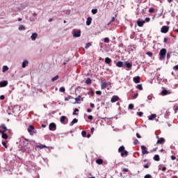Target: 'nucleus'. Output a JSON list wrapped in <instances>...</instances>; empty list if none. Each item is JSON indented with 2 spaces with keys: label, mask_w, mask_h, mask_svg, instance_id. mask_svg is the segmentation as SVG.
Returning a JSON list of instances; mask_svg holds the SVG:
<instances>
[{
  "label": "nucleus",
  "mask_w": 178,
  "mask_h": 178,
  "mask_svg": "<svg viewBox=\"0 0 178 178\" xmlns=\"http://www.w3.org/2000/svg\"><path fill=\"white\" fill-rule=\"evenodd\" d=\"M59 91H60V92H65V88L61 87V88H60Z\"/></svg>",
  "instance_id": "37998d69"
},
{
  "label": "nucleus",
  "mask_w": 178,
  "mask_h": 178,
  "mask_svg": "<svg viewBox=\"0 0 178 178\" xmlns=\"http://www.w3.org/2000/svg\"><path fill=\"white\" fill-rule=\"evenodd\" d=\"M36 148H40V149H42L44 148H47V146L44 145H36Z\"/></svg>",
  "instance_id": "393cba45"
},
{
  "label": "nucleus",
  "mask_w": 178,
  "mask_h": 178,
  "mask_svg": "<svg viewBox=\"0 0 178 178\" xmlns=\"http://www.w3.org/2000/svg\"><path fill=\"white\" fill-rule=\"evenodd\" d=\"M1 137H2V138H4V140H8V134H3V135H1Z\"/></svg>",
  "instance_id": "2f4dec72"
},
{
  "label": "nucleus",
  "mask_w": 178,
  "mask_h": 178,
  "mask_svg": "<svg viewBox=\"0 0 178 178\" xmlns=\"http://www.w3.org/2000/svg\"><path fill=\"white\" fill-rule=\"evenodd\" d=\"M85 83L86 84L90 85L92 83V81L91 80V79L88 78Z\"/></svg>",
  "instance_id": "bb28decb"
},
{
  "label": "nucleus",
  "mask_w": 178,
  "mask_h": 178,
  "mask_svg": "<svg viewBox=\"0 0 178 178\" xmlns=\"http://www.w3.org/2000/svg\"><path fill=\"white\" fill-rule=\"evenodd\" d=\"M2 145L6 148H8V145H6V142H2Z\"/></svg>",
  "instance_id": "864d4df0"
},
{
  "label": "nucleus",
  "mask_w": 178,
  "mask_h": 178,
  "mask_svg": "<svg viewBox=\"0 0 178 178\" xmlns=\"http://www.w3.org/2000/svg\"><path fill=\"white\" fill-rule=\"evenodd\" d=\"M5 133H6V131H5V130H3V131L0 130V134H1L3 135V134H5Z\"/></svg>",
  "instance_id": "4d7b16f0"
},
{
  "label": "nucleus",
  "mask_w": 178,
  "mask_h": 178,
  "mask_svg": "<svg viewBox=\"0 0 178 178\" xmlns=\"http://www.w3.org/2000/svg\"><path fill=\"white\" fill-rule=\"evenodd\" d=\"M161 95H168V90H163L161 91Z\"/></svg>",
  "instance_id": "473e14b6"
},
{
  "label": "nucleus",
  "mask_w": 178,
  "mask_h": 178,
  "mask_svg": "<svg viewBox=\"0 0 178 178\" xmlns=\"http://www.w3.org/2000/svg\"><path fill=\"white\" fill-rule=\"evenodd\" d=\"M70 99V97H65V101H69Z\"/></svg>",
  "instance_id": "774afa93"
},
{
  "label": "nucleus",
  "mask_w": 178,
  "mask_h": 178,
  "mask_svg": "<svg viewBox=\"0 0 178 178\" xmlns=\"http://www.w3.org/2000/svg\"><path fill=\"white\" fill-rule=\"evenodd\" d=\"M164 42L165 44H166V42H168V38H164Z\"/></svg>",
  "instance_id": "69168bd1"
},
{
  "label": "nucleus",
  "mask_w": 178,
  "mask_h": 178,
  "mask_svg": "<svg viewBox=\"0 0 178 178\" xmlns=\"http://www.w3.org/2000/svg\"><path fill=\"white\" fill-rule=\"evenodd\" d=\"M73 35L75 38L81 37V31L79 30V31H74Z\"/></svg>",
  "instance_id": "423d86ee"
},
{
  "label": "nucleus",
  "mask_w": 178,
  "mask_h": 178,
  "mask_svg": "<svg viewBox=\"0 0 178 178\" xmlns=\"http://www.w3.org/2000/svg\"><path fill=\"white\" fill-rule=\"evenodd\" d=\"M134 145H137L138 144H140V142L138 141V140L136 139L134 141Z\"/></svg>",
  "instance_id": "a18cd8bd"
},
{
  "label": "nucleus",
  "mask_w": 178,
  "mask_h": 178,
  "mask_svg": "<svg viewBox=\"0 0 178 178\" xmlns=\"http://www.w3.org/2000/svg\"><path fill=\"white\" fill-rule=\"evenodd\" d=\"M96 94L97 95H101L102 94V92H101V90H97L96 91Z\"/></svg>",
  "instance_id": "8fccbe9b"
},
{
  "label": "nucleus",
  "mask_w": 178,
  "mask_h": 178,
  "mask_svg": "<svg viewBox=\"0 0 178 178\" xmlns=\"http://www.w3.org/2000/svg\"><path fill=\"white\" fill-rule=\"evenodd\" d=\"M1 127L2 129H3V130H4L5 131H8V128L6 127V126L5 125V124H1Z\"/></svg>",
  "instance_id": "c756f323"
},
{
  "label": "nucleus",
  "mask_w": 178,
  "mask_h": 178,
  "mask_svg": "<svg viewBox=\"0 0 178 178\" xmlns=\"http://www.w3.org/2000/svg\"><path fill=\"white\" fill-rule=\"evenodd\" d=\"M124 151V146H121L118 149V152H123Z\"/></svg>",
  "instance_id": "7c9ffc66"
},
{
  "label": "nucleus",
  "mask_w": 178,
  "mask_h": 178,
  "mask_svg": "<svg viewBox=\"0 0 178 178\" xmlns=\"http://www.w3.org/2000/svg\"><path fill=\"white\" fill-rule=\"evenodd\" d=\"M144 168H145V169H148V168H149V164L144 165Z\"/></svg>",
  "instance_id": "5fc2aeb1"
},
{
  "label": "nucleus",
  "mask_w": 178,
  "mask_h": 178,
  "mask_svg": "<svg viewBox=\"0 0 178 178\" xmlns=\"http://www.w3.org/2000/svg\"><path fill=\"white\" fill-rule=\"evenodd\" d=\"M92 15H97V13H98V10L97 9H92Z\"/></svg>",
  "instance_id": "c9c22d12"
},
{
  "label": "nucleus",
  "mask_w": 178,
  "mask_h": 178,
  "mask_svg": "<svg viewBox=\"0 0 178 178\" xmlns=\"http://www.w3.org/2000/svg\"><path fill=\"white\" fill-rule=\"evenodd\" d=\"M92 22V18L91 17H88L86 20V26H90Z\"/></svg>",
  "instance_id": "ddd939ff"
},
{
  "label": "nucleus",
  "mask_w": 178,
  "mask_h": 178,
  "mask_svg": "<svg viewBox=\"0 0 178 178\" xmlns=\"http://www.w3.org/2000/svg\"><path fill=\"white\" fill-rule=\"evenodd\" d=\"M108 86H109V83H108L106 82H102L101 89L102 90H105V88H106V87H108Z\"/></svg>",
  "instance_id": "1a4fd4ad"
},
{
  "label": "nucleus",
  "mask_w": 178,
  "mask_h": 178,
  "mask_svg": "<svg viewBox=\"0 0 178 178\" xmlns=\"http://www.w3.org/2000/svg\"><path fill=\"white\" fill-rule=\"evenodd\" d=\"M81 101H83V98H81V95H79L75 98V104H80Z\"/></svg>",
  "instance_id": "9d476101"
},
{
  "label": "nucleus",
  "mask_w": 178,
  "mask_h": 178,
  "mask_svg": "<svg viewBox=\"0 0 178 178\" xmlns=\"http://www.w3.org/2000/svg\"><path fill=\"white\" fill-rule=\"evenodd\" d=\"M129 109H134V104H130L129 105Z\"/></svg>",
  "instance_id": "a19ab883"
},
{
  "label": "nucleus",
  "mask_w": 178,
  "mask_h": 178,
  "mask_svg": "<svg viewBox=\"0 0 178 178\" xmlns=\"http://www.w3.org/2000/svg\"><path fill=\"white\" fill-rule=\"evenodd\" d=\"M116 17H118V14H116L115 15V17H112L111 21L110 22V23H113V22H115V20L116 19Z\"/></svg>",
  "instance_id": "72a5a7b5"
},
{
  "label": "nucleus",
  "mask_w": 178,
  "mask_h": 178,
  "mask_svg": "<svg viewBox=\"0 0 178 178\" xmlns=\"http://www.w3.org/2000/svg\"><path fill=\"white\" fill-rule=\"evenodd\" d=\"M151 20V19L149 17H146L145 19V22H146V23L149 22V21Z\"/></svg>",
  "instance_id": "09e8293b"
},
{
  "label": "nucleus",
  "mask_w": 178,
  "mask_h": 178,
  "mask_svg": "<svg viewBox=\"0 0 178 178\" xmlns=\"http://www.w3.org/2000/svg\"><path fill=\"white\" fill-rule=\"evenodd\" d=\"M38 35L37 33H33L31 36L32 41H35V38H37Z\"/></svg>",
  "instance_id": "f3484780"
},
{
  "label": "nucleus",
  "mask_w": 178,
  "mask_h": 178,
  "mask_svg": "<svg viewBox=\"0 0 178 178\" xmlns=\"http://www.w3.org/2000/svg\"><path fill=\"white\" fill-rule=\"evenodd\" d=\"M76 112H79V108H75L72 115H79L78 113H76Z\"/></svg>",
  "instance_id": "4c0bfd02"
},
{
  "label": "nucleus",
  "mask_w": 178,
  "mask_h": 178,
  "mask_svg": "<svg viewBox=\"0 0 178 178\" xmlns=\"http://www.w3.org/2000/svg\"><path fill=\"white\" fill-rule=\"evenodd\" d=\"M144 178H152V176L149 174L145 175Z\"/></svg>",
  "instance_id": "de8ad7c7"
},
{
  "label": "nucleus",
  "mask_w": 178,
  "mask_h": 178,
  "mask_svg": "<svg viewBox=\"0 0 178 178\" xmlns=\"http://www.w3.org/2000/svg\"><path fill=\"white\" fill-rule=\"evenodd\" d=\"M91 45H92L91 43L90 42L87 43L85 47L86 49H87V48H89V47H91Z\"/></svg>",
  "instance_id": "49530a36"
},
{
  "label": "nucleus",
  "mask_w": 178,
  "mask_h": 178,
  "mask_svg": "<svg viewBox=\"0 0 178 178\" xmlns=\"http://www.w3.org/2000/svg\"><path fill=\"white\" fill-rule=\"evenodd\" d=\"M154 161H161V158H159V155L158 154L154 155Z\"/></svg>",
  "instance_id": "a878e982"
},
{
  "label": "nucleus",
  "mask_w": 178,
  "mask_h": 178,
  "mask_svg": "<svg viewBox=\"0 0 178 178\" xmlns=\"http://www.w3.org/2000/svg\"><path fill=\"white\" fill-rule=\"evenodd\" d=\"M169 31V26H162L161 29V32L166 34V33H168Z\"/></svg>",
  "instance_id": "20e7f679"
},
{
  "label": "nucleus",
  "mask_w": 178,
  "mask_h": 178,
  "mask_svg": "<svg viewBox=\"0 0 178 178\" xmlns=\"http://www.w3.org/2000/svg\"><path fill=\"white\" fill-rule=\"evenodd\" d=\"M143 115H144V113L143 112L138 113V116H140V118H141V116H143Z\"/></svg>",
  "instance_id": "603ef678"
},
{
  "label": "nucleus",
  "mask_w": 178,
  "mask_h": 178,
  "mask_svg": "<svg viewBox=\"0 0 178 178\" xmlns=\"http://www.w3.org/2000/svg\"><path fill=\"white\" fill-rule=\"evenodd\" d=\"M172 161H175L176 159V156H171Z\"/></svg>",
  "instance_id": "052dcab7"
},
{
  "label": "nucleus",
  "mask_w": 178,
  "mask_h": 178,
  "mask_svg": "<svg viewBox=\"0 0 178 178\" xmlns=\"http://www.w3.org/2000/svg\"><path fill=\"white\" fill-rule=\"evenodd\" d=\"M19 30H26V28L23 25H19Z\"/></svg>",
  "instance_id": "e433bc0d"
},
{
  "label": "nucleus",
  "mask_w": 178,
  "mask_h": 178,
  "mask_svg": "<svg viewBox=\"0 0 178 178\" xmlns=\"http://www.w3.org/2000/svg\"><path fill=\"white\" fill-rule=\"evenodd\" d=\"M125 65L128 69H131V67H133V64L131 63H126Z\"/></svg>",
  "instance_id": "b1692460"
},
{
  "label": "nucleus",
  "mask_w": 178,
  "mask_h": 178,
  "mask_svg": "<svg viewBox=\"0 0 178 178\" xmlns=\"http://www.w3.org/2000/svg\"><path fill=\"white\" fill-rule=\"evenodd\" d=\"M27 131L29 133L30 136H34L37 133L35 128L33 125H29L27 128Z\"/></svg>",
  "instance_id": "f257e3e1"
},
{
  "label": "nucleus",
  "mask_w": 178,
  "mask_h": 178,
  "mask_svg": "<svg viewBox=\"0 0 178 178\" xmlns=\"http://www.w3.org/2000/svg\"><path fill=\"white\" fill-rule=\"evenodd\" d=\"M58 79H59V76L56 75V76H54L51 79V81H56V80H58Z\"/></svg>",
  "instance_id": "f704fd0d"
},
{
  "label": "nucleus",
  "mask_w": 178,
  "mask_h": 178,
  "mask_svg": "<svg viewBox=\"0 0 178 178\" xmlns=\"http://www.w3.org/2000/svg\"><path fill=\"white\" fill-rule=\"evenodd\" d=\"M137 97H138V93H135L133 96L134 99H136V98H137Z\"/></svg>",
  "instance_id": "3c124183"
},
{
  "label": "nucleus",
  "mask_w": 178,
  "mask_h": 178,
  "mask_svg": "<svg viewBox=\"0 0 178 178\" xmlns=\"http://www.w3.org/2000/svg\"><path fill=\"white\" fill-rule=\"evenodd\" d=\"M66 119L67 120V118L66 116L65 115L61 116L60 118V123H63V124H65V120H66Z\"/></svg>",
  "instance_id": "2eb2a0df"
},
{
  "label": "nucleus",
  "mask_w": 178,
  "mask_h": 178,
  "mask_svg": "<svg viewBox=\"0 0 178 178\" xmlns=\"http://www.w3.org/2000/svg\"><path fill=\"white\" fill-rule=\"evenodd\" d=\"M116 66L118 67H123V62L122 61H118L117 63H116Z\"/></svg>",
  "instance_id": "5701e85b"
},
{
  "label": "nucleus",
  "mask_w": 178,
  "mask_h": 178,
  "mask_svg": "<svg viewBox=\"0 0 178 178\" xmlns=\"http://www.w3.org/2000/svg\"><path fill=\"white\" fill-rule=\"evenodd\" d=\"M141 150H142V154L143 155H145L146 154H149V152L147 150V147L145 145L140 146Z\"/></svg>",
  "instance_id": "39448f33"
},
{
  "label": "nucleus",
  "mask_w": 178,
  "mask_h": 178,
  "mask_svg": "<svg viewBox=\"0 0 178 178\" xmlns=\"http://www.w3.org/2000/svg\"><path fill=\"white\" fill-rule=\"evenodd\" d=\"M0 99H1V100L5 99V96L4 95H1L0 96Z\"/></svg>",
  "instance_id": "e2e57ef3"
},
{
  "label": "nucleus",
  "mask_w": 178,
  "mask_h": 178,
  "mask_svg": "<svg viewBox=\"0 0 178 178\" xmlns=\"http://www.w3.org/2000/svg\"><path fill=\"white\" fill-rule=\"evenodd\" d=\"M149 13H154V12H155V9L154 8H150L149 9Z\"/></svg>",
  "instance_id": "58836bf2"
},
{
  "label": "nucleus",
  "mask_w": 178,
  "mask_h": 178,
  "mask_svg": "<svg viewBox=\"0 0 178 178\" xmlns=\"http://www.w3.org/2000/svg\"><path fill=\"white\" fill-rule=\"evenodd\" d=\"M156 118V114H152L150 116H149L148 120H154Z\"/></svg>",
  "instance_id": "6ab92c4d"
},
{
  "label": "nucleus",
  "mask_w": 178,
  "mask_h": 178,
  "mask_svg": "<svg viewBox=\"0 0 178 178\" xmlns=\"http://www.w3.org/2000/svg\"><path fill=\"white\" fill-rule=\"evenodd\" d=\"M136 137H137L138 138H141V135H140V134L137 133V134H136Z\"/></svg>",
  "instance_id": "680f3d73"
},
{
  "label": "nucleus",
  "mask_w": 178,
  "mask_h": 178,
  "mask_svg": "<svg viewBox=\"0 0 178 178\" xmlns=\"http://www.w3.org/2000/svg\"><path fill=\"white\" fill-rule=\"evenodd\" d=\"M96 163H97V165H102V163H104V160L98 159L96 160Z\"/></svg>",
  "instance_id": "aec40b11"
},
{
  "label": "nucleus",
  "mask_w": 178,
  "mask_h": 178,
  "mask_svg": "<svg viewBox=\"0 0 178 178\" xmlns=\"http://www.w3.org/2000/svg\"><path fill=\"white\" fill-rule=\"evenodd\" d=\"M8 70H9V67H8V66L6 65H4L3 67V70H2L3 73H5V72H8Z\"/></svg>",
  "instance_id": "cd10ccee"
},
{
  "label": "nucleus",
  "mask_w": 178,
  "mask_h": 178,
  "mask_svg": "<svg viewBox=\"0 0 178 178\" xmlns=\"http://www.w3.org/2000/svg\"><path fill=\"white\" fill-rule=\"evenodd\" d=\"M111 62H112V59H111L108 57H106L105 58V63H106L107 65H109V63H111Z\"/></svg>",
  "instance_id": "4be33fe9"
},
{
  "label": "nucleus",
  "mask_w": 178,
  "mask_h": 178,
  "mask_svg": "<svg viewBox=\"0 0 178 178\" xmlns=\"http://www.w3.org/2000/svg\"><path fill=\"white\" fill-rule=\"evenodd\" d=\"M141 78L140 76H135L133 78V81L136 84H138V83H140Z\"/></svg>",
  "instance_id": "0eeeda50"
},
{
  "label": "nucleus",
  "mask_w": 178,
  "mask_h": 178,
  "mask_svg": "<svg viewBox=\"0 0 178 178\" xmlns=\"http://www.w3.org/2000/svg\"><path fill=\"white\" fill-rule=\"evenodd\" d=\"M146 54L148 55V56H149L150 58H152V55H153L152 52L147 51Z\"/></svg>",
  "instance_id": "79ce46f5"
},
{
  "label": "nucleus",
  "mask_w": 178,
  "mask_h": 178,
  "mask_svg": "<svg viewBox=\"0 0 178 178\" xmlns=\"http://www.w3.org/2000/svg\"><path fill=\"white\" fill-rule=\"evenodd\" d=\"M104 42H106V44H108L109 42V38H105Z\"/></svg>",
  "instance_id": "c03bdc74"
},
{
  "label": "nucleus",
  "mask_w": 178,
  "mask_h": 178,
  "mask_svg": "<svg viewBox=\"0 0 178 178\" xmlns=\"http://www.w3.org/2000/svg\"><path fill=\"white\" fill-rule=\"evenodd\" d=\"M81 134L83 137H87V132L86 131H83Z\"/></svg>",
  "instance_id": "ea45409f"
},
{
  "label": "nucleus",
  "mask_w": 178,
  "mask_h": 178,
  "mask_svg": "<svg viewBox=\"0 0 178 178\" xmlns=\"http://www.w3.org/2000/svg\"><path fill=\"white\" fill-rule=\"evenodd\" d=\"M136 88H137L138 90H140V91H143V85L138 84L136 86Z\"/></svg>",
  "instance_id": "c85d7f7f"
},
{
  "label": "nucleus",
  "mask_w": 178,
  "mask_h": 178,
  "mask_svg": "<svg viewBox=\"0 0 178 178\" xmlns=\"http://www.w3.org/2000/svg\"><path fill=\"white\" fill-rule=\"evenodd\" d=\"M145 23V21H141V19H139L138 20L137 24H138V27H143V26H144Z\"/></svg>",
  "instance_id": "9b49d317"
},
{
  "label": "nucleus",
  "mask_w": 178,
  "mask_h": 178,
  "mask_svg": "<svg viewBox=\"0 0 178 178\" xmlns=\"http://www.w3.org/2000/svg\"><path fill=\"white\" fill-rule=\"evenodd\" d=\"M165 138H159L158 139V140H157V142H156V144L157 145H159V144H164V143H165Z\"/></svg>",
  "instance_id": "f8f14e48"
},
{
  "label": "nucleus",
  "mask_w": 178,
  "mask_h": 178,
  "mask_svg": "<svg viewBox=\"0 0 178 178\" xmlns=\"http://www.w3.org/2000/svg\"><path fill=\"white\" fill-rule=\"evenodd\" d=\"M88 119H89V120H92L94 118L92 117V115H88Z\"/></svg>",
  "instance_id": "6e6d98bb"
},
{
  "label": "nucleus",
  "mask_w": 178,
  "mask_h": 178,
  "mask_svg": "<svg viewBox=\"0 0 178 178\" xmlns=\"http://www.w3.org/2000/svg\"><path fill=\"white\" fill-rule=\"evenodd\" d=\"M166 58V49H161L159 52L160 60H163Z\"/></svg>",
  "instance_id": "f03ea898"
},
{
  "label": "nucleus",
  "mask_w": 178,
  "mask_h": 178,
  "mask_svg": "<svg viewBox=\"0 0 178 178\" xmlns=\"http://www.w3.org/2000/svg\"><path fill=\"white\" fill-rule=\"evenodd\" d=\"M122 172H129V169H127V168H124V169L122 170Z\"/></svg>",
  "instance_id": "bf43d9fd"
},
{
  "label": "nucleus",
  "mask_w": 178,
  "mask_h": 178,
  "mask_svg": "<svg viewBox=\"0 0 178 178\" xmlns=\"http://www.w3.org/2000/svg\"><path fill=\"white\" fill-rule=\"evenodd\" d=\"M174 70H178V65L173 67Z\"/></svg>",
  "instance_id": "13d9d810"
},
{
  "label": "nucleus",
  "mask_w": 178,
  "mask_h": 178,
  "mask_svg": "<svg viewBox=\"0 0 178 178\" xmlns=\"http://www.w3.org/2000/svg\"><path fill=\"white\" fill-rule=\"evenodd\" d=\"M111 101L112 104L116 102L117 101H119V96H117V95L113 96Z\"/></svg>",
  "instance_id": "6e6552de"
},
{
  "label": "nucleus",
  "mask_w": 178,
  "mask_h": 178,
  "mask_svg": "<svg viewBox=\"0 0 178 178\" xmlns=\"http://www.w3.org/2000/svg\"><path fill=\"white\" fill-rule=\"evenodd\" d=\"M95 106V105L94 104L90 103V107L94 108Z\"/></svg>",
  "instance_id": "338daca9"
},
{
  "label": "nucleus",
  "mask_w": 178,
  "mask_h": 178,
  "mask_svg": "<svg viewBox=\"0 0 178 178\" xmlns=\"http://www.w3.org/2000/svg\"><path fill=\"white\" fill-rule=\"evenodd\" d=\"M79 122V120L77 118H74L70 124V126H73V124H75V123H77Z\"/></svg>",
  "instance_id": "412c9836"
},
{
  "label": "nucleus",
  "mask_w": 178,
  "mask_h": 178,
  "mask_svg": "<svg viewBox=\"0 0 178 178\" xmlns=\"http://www.w3.org/2000/svg\"><path fill=\"white\" fill-rule=\"evenodd\" d=\"M6 86H8V81H3L0 82V87H6Z\"/></svg>",
  "instance_id": "4468645a"
},
{
  "label": "nucleus",
  "mask_w": 178,
  "mask_h": 178,
  "mask_svg": "<svg viewBox=\"0 0 178 178\" xmlns=\"http://www.w3.org/2000/svg\"><path fill=\"white\" fill-rule=\"evenodd\" d=\"M27 66H29V61L27 60H25L22 63V67H27Z\"/></svg>",
  "instance_id": "dca6fc26"
},
{
  "label": "nucleus",
  "mask_w": 178,
  "mask_h": 178,
  "mask_svg": "<svg viewBox=\"0 0 178 178\" xmlns=\"http://www.w3.org/2000/svg\"><path fill=\"white\" fill-rule=\"evenodd\" d=\"M49 130H50V131H55V130H56V124L54 122L50 123L49 125Z\"/></svg>",
  "instance_id": "7ed1b4c3"
},
{
  "label": "nucleus",
  "mask_w": 178,
  "mask_h": 178,
  "mask_svg": "<svg viewBox=\"0 0 178 178\" xmlns=\"http://www.w3.org/2000/svg\"><path fill=\"white\" fill-rule=\"evenodd\" d=\"M87 112L90 113V112H92V110H91V108H88Z\"/></svg>",
  "instance_id": "0e129e2a"
},
{
  "label": "nucleus",
  "mask_w": 178,
  "mask_h": 178,
  "mask_svg": "<svg viewBox=\"0 0 178 178\" xmlns=\"http://www.w3.org/2000/svg\"><path fill=\"white\" fill-rule=\"evenodd\" d=\"M127 155H129V152H127V150H124L123 152H121V156H127Z\"/></svg>",
  "instance_id": "a211bd4d"
}]
</instances>
